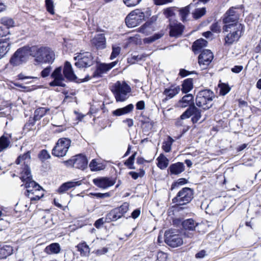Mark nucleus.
<instances>
[{"instance_id": "79ce46f5", "label": "nucleus", "mask_w": 261, "mask_h": 261, "mask_svg": "<svg viewBox=\"0 0 261 261\" xmlns=\"http://www.w3.org/2000/svg\"><path fill=\"white\" fill-rule=\"evenodd\" d=\"M176 11H177V10L175 8H168L164 10V14L166 17L169 19L170 22L172 21V19L175 15Z\"/></svg>"}, {"instance_id": "7ed1b4c3", "label": "nucleus", "mask_w": 261, "mask_h": 261, "mask_svg": "<svg viewBox=\"0 0 261 261\" xmlns=\"http://www.w3.org/2000/svg\"><path fill=\"white\" fill-rule=\"evenodd\" d=\"M32 47L25 46L17 49L10 59L13 66H17L26 63L30 56H33Z\"/></svg>"}, {"instance_id": "dca6fc26", "label": "nucleus", "mask_w": 261, "mask_h": 261, "mask_svg": "<svg viewBox=\"0 0 261 261\" xmlns=\"http://www.w3.org/2000/svg\"><path fill=\"white\" fill-rule=\"evenodd\" d=\"M169 27L170 29V36L176 38L179 37L182 35L185 29L184 25L175 20L170 21Z\"/></svg>"}, {"instance_id": "6e6552de", "label": "nucleus", "mask_w": 261, "mask_h": 261, "mask_svg": "<svg viewBox=\"0 0 261 261\" xmlns=\"http://www.w3.org/2000/svg\"><path fill=\"white\" fill-rule=\"evenodd\" d=\"M74 65L79 68H87L93 64V57L90 52H80L75 54Z\"/></svg>"}, {"instance_id": "423d86ee", "label": "nucleus", "mask_w": 261, "mask_h": 261, "mask_svg": "<svg viewBox=\"0 0 261 261\" xmlns=\"http://www.w3.org/2000/svg\"><path fill=\"white\" fill-rule=\"evenodd\" d=\"M193 197L194 190L191 188L185 187L172 199V202L176 206L184 205L190 202Z\"/></svg>"}, {"instance_id": "7c9ffc66", "label": "nucleus", "mask_w": 261, "mask_h": 261, "mask_svg": "<svg viewBox=\"0 0 261 261\" xmlns=\"http://www.w3.org/2000/svg\"><path fill=\"white\" fill-rule=\"evenodd\" d=\"M31 159V152L30 151H28L22 155H20L18 157L15 162L17 164H20L21 163H23L24 165V167L23 169L27 166L29 168V166L28 164L30 162Z\"/></svg>"}, {"instance_id": "0eeeda50", "label": "nucleus", "mask_w": 261, "mask_h": 261, "mask_svg": "<svg viewBox=\"0 0 261 261\" xmlns=\"http://www.w3.org/2000/svg\"><path fill=\"white\" fill-rule=\"evenodd\" d=\"M71 140L66 138L59 139L52 150V154L57 157H63L66 155L69 147Z\"/></svg>"}, {"instance_id": "5701e85b", "label": "nucleus", "mask_w": 261, "mask_h": 261, "mask_svg": "<svg viewBox=\"0 0 261 261\" xmlns=\"http://www.w3.org/2000/svg\"><path fill=\"white\" fill-rule=\"evenodd\" d=\"M10 45L11 42L9 39H0V59L8 52Z\"/></svg>"}, {"instance_id": "393cba45", "label": "nucleus", "mask_w": 261, "mask_h": 261, "mask_svg": "<svg viewBox=\"0 0 261 261\" xmlns=\"http://www.w3.org/2000/svg\"><path fill=\"white\" fill-rule=\"evenodd\" d=\"M116 182L114 179L108 177H101L99 178V188L107 189L113 186Z\"/></svg>"}, {"instance_id": "c85d7f7f", "label": "nucleus", "mask_w": 261, "mask_h": 261, "mask_svg": "<svg viewBox=\"0 0 261 261\" xmlns=\"http://www.w3.org/2000/svg\"><path fill=\"white\" fill-rule=\"evenodd\" d=\"M181 225L184 229L186 230L193 231L197 225V223H196L194 220L189 219L183 221L181 222Z\"/></svg>"}, {"instance_id": "bf43d9fd", "label": "nucleus", "mask_w": 261, "mask_h": 261, "mask_svg": "<svg viewBox=\"0 0 261 261\" xmlns=\"http://www.w3.org/2000/svg\"><path fill=\"white\" fill-rule=\"evenodd\" d=\"M10 33L9 30L8 29H5L3 27H0V37L6 36Z\"/></svg>"}, {"instance_id": "f704fd0d", "label": "nucleus", "mask_w": 261, "mask_h": 261, "mask_svg": "<svg viewBox=\"0 0 261 261\" xmlns=\"http://www.w3.org/2000/svg\"><path fill=\"white\" fill-rule=\"evenodd\" d=\"M116 64V61L113 62L109 64L99 63V76L100 75V74L106 73L110 70L111 68L114 67Z\"/></svg>"}, {"instance_id": "c756f323", "label": "nucleus", "mask_w": 261, "mask_h": 261, "mask_svg": "<svg viewBox=\"0 0 261 261\" xmlns=\"http://www.w3.org/2000/svg\"><path fill=\"white\" fill-rule=\"evenodd\" d=\"M61 250L60 245L58 243H54L46 246L44 249L45 252L47 254H57Z\"/></svg>"}, {"instance_id": "473e14b6", "label": "nucleus", "mask_w": 261, "mask_h": 261, "mask_svg": "<svg viewBox=\"0 0 261 261\" xmlns=\"http://www.w3.org/2000/svg\"><path fill=\"white\" fill-rule=\"evenodd\" d=\"M193 88V79L189 78L184 81L182 88L180 89L182 93H187L190 92Z\"/></svg>"}, {"instance_id": "a878e982", "label": "nucleus", "mask_w": 261, "mask_h": 261, "mask_svg": "<svg viewBox=\"0 0 261 261\" xmlns=\"http://www.w3.org/2000/svg\"><path fill=\"white\" fill-rule=\"evenodd\" d=\"M179 104L182 108H185L188 106H192L194 104V96L192 94H188L182 97L179 101Z\"/></svg>"}, {"instance_id": "412c9836", "label": "nucleus", "mask_w": 261, "mask_h": 261, "mask_svg": "<svg viewBox=\"0 0 261 261\" xmlns=\"http://www.w3.org/2000/svg\"><path fill=\"white\" fill-rule=\"evenodd\" d=\"M180 90V88L179 86L172 85L166 88L163 92V94L166 96V98L163 101H165L172 98L179 92Z\"/></svg>"}, {"instance_id": "9d476101", "label": "nucleus", "mask_w": 261, "mask_h": 261, "mask_svg": "<svg viewBox=\"0 0 261 261\" xmlns=\"http://www.w3.org/2000/svg\"><path fill=\"white\" fill-rule=\"evenodd\" d=\"M144 13L139 9L132 11L125 18V23L128 28H134L144 20Z\"/></svg>"}, {"instance_id": "1a4fd4ad", "label": "nucleus", "mask_w": 261, "mask_h": 261, "mask_svg": "<svg viewBox=\"0 0 261 261\" xmlns=\"http://www.w3.org/2000/svg\"><path fill=\"white\" fill-rule=\"evenodd\" d=\"M165 243L170 247H177L183 244L182 238L178 231L172 229L166 230L164 234Z\"/></svg>"}, {"instance_id": "49530a36", "label": "nucleus", "mask_w": 261, "mask_h": 261, "mask_svg": "<svg viewBox=\"0 0 261 261\" xmlns=\"http://www.w3.org/2000/svg\"><path fill=\"white\" fill-rule=\"evenodd\" d=\"M188 182V180L184 178H179L176 181L173 182L171 186V190L186 184Z\"/></svg>"}, {"instance_id": "69168bd1", "label": "nucleus", "mask_w": 261, "mask_h": 261, "mask_svg": "<svg viewBox=\"0 0 261 261\" xmlns=\"http://www.w3.org/2000/svg\"><path fill=\"white\" fill-rule=\"evenodd\" d=\"M107 164V162L106 161H99V171L103 170L105 169Z\"/></svg>"}, {"instance_id": "774afa93", "label": "nucleus", "mask_w": 261, "mask_h": 261, "mask_svg": "<svg viewBox=\"0 0 261 261\" xmlns=\"http://www.w3.org/2000/svg\"><path fill=\"white\" fill-rule=\"evenodd\" d=\"M140 215V210L139 209H136L132 213V217L134 219L137 218Z\"/></svg>"}, {"instance_id": "f257e3e1", "label": "nucleus", "mask_w": 261, "mask_h": 261, "mask_svg": "<svg viewBox=\"0 0 261 261\" xmlns=\"http://www.w3.org/2000/svg\"><path fill=\"white\" fill-rule=\"evenodd\" d=\"M223 30L227 33L224 38L225 44L229 46L239 40L244 32V26L240 23L235 22L224 25Z\"/></svg>"}, {"instance_id": "3c124183", "label": "nucleus", "mask_w": 261, "mask_h": 261, "mask_svg": "<svg viewBox=\"0 0 261 261\" xmlns=\"http://www.w3.org/2000/svg\"><path fill=\"white\" fill-rule=\"evenodd\" d=\"M38 158L42 161H44L50 158L48 151L45 149L42 150L38 154Z\"/></svg>"}, {"instance_id": "37998d69", "label": "nucleus", "mask_w": 261, "mask_h": 261, "mask_svg": "<svg viewBox=\"0 0 261 261\" xmlns=\"http://www.w3.org/2000/svg\"><path fill=\"white\" fill-rule=\"evenodd\" d=\"M206 9L205 8L196 9L192 13L193 17L195 19H198L205 15Z\"/></svg>"}, {"instance_id": "9b49d317", "label": "nucleus", "mask_w": 261, "mask_h": 261, "mask_svg": "<svg viewBox=\"0 0 261 261\" xmlns=\"http://www.w3.org/2000/svg\"><path fill=\"white\" fill-rule=\"evenodd\" d=\"M201 110L198 109L194 105L190 106L180 118L183 120L192 117L191 120L193 123H197L201 118Z\"/></svg>"}, {"instance_id": "0e129e2a", "label": "nucleus", "mask_w": 261, "mask_h": 261, "mask_svg": "<svg viewBox=\"0 0 261 261\" xmlns=\"http://www.w3.org/2000/svg\"><path fill=\"white\" fill-rule=\"evenodd\" d=\"M243 68V67L242 66H235L231 68V71L234 73H239L242 70Z\"/></svg>"}, {"instance_id": "ddd939ff", "label": "nucleus", "mask_w": 261, "mask_h": 261, "mask_svg": "<svg viewBox=\"0 0 261 261\" xmlns=\"http://www.w3.org/2000/svg\"><path fill=\"white\" fill-rule=\"evenodd\" d=\"M50 77L54 79L53 81L49 83L50 86L64 87L66 86L64 83L65 78L64 74H62V68L61 66L56 68L51 74Z\"/></svg>"}, {"instance_id": "4c0bfd02", "label": "nucleus", "mask_w": 261, "mask_h": 261, "mask_svg": "<svg viewBox=\"0 0 261 261\" xmlns=\"http://www.w3.org/2000/svg\"><path fill=\"white\" fill-rule=\"evenodd\" d=\"M158 166L161 169H165L169 164V160L163 154H161L158 158Z\"/></svg>"}, {"instance_id": "603ef678", "label": "nucleus", "mask_w": 261, "mask_h": 261, "mask_svg": "<svg viewBox=\"0 0 261 261\" xmlns=\"http://www.w3.org/2000/svg\"><path fill=\"white\" fill-rule=\"evenodd\" d=\"M121 48L119 46H114L112 47V52L110 56V59L113 60L116 58L120 54Z\"/></svg>"}, {"instance_id": "f8f14e48", "label": "nucleus", "mask_w": 261, "mask_h": 261, "mask_svg": "<svg viewBox=\"0 0 261 261\" xmlns=\"http://www.w3.org/2000/svg\"><path fill=\"white\" fill-rule=\"evenodd\" d=\"M30 184H31V187L34 186L35 190H28L25 192L24 195L30 198L31 201L39 200L44 195L42 188L36 182H31Z\"/></svg>"}, {"instance_id": "de8ad7c7", "label": "nucleus", "mask_w": 261, "mask_h": 261, "mask_svg": "<svg viewBox=\"0 0 261 261\" xmlns=\"http://www.w3.org/2000/svg\"><path fill=\"white\" fill-rule=\"evenodd\" d=\"M45 6L47 11L51 14H54V5L53 0H45Z\"/></svg>"}, {"instance_id": "a18cd8bd", "label": "nucleus", "mask_w": 261, "mask_h": 261, "mask_svg": "<svg viewBox=\"0 0 261 261\" xmlns=\"http://www.w3.org/2000/svg\"><path fill=\"white\" fill-rule=\"evenodd\" d=\"M136 154L137 152H134L124 163V165L127 166L129 169H134L133 166Z\"/></svg>"}, {"instance_id": "a211bd4d", "label": "nucleus", "mask_w": 261, "mask_h": 261, "mask_svg": "<svg viewBox=\"0 0 261 261\" xmlns=\"http://www.w3.org/2000/svg\"><path fill=\"white\" fill-rule=\"evenodd\" d=\"M213 59V53L210 50H203L198 57V63L203 65V68L208 65Z\"/></svg>"}, {"instance_id": "4468645a", "label": "nucleus", "mask_w": 261, "mask_h": 261, "mask_svg": "<svg viewBox=\"0 0 261 261\" xmlns=\"http://www.w3.org/2000/svg\"><path fill=\"white\" fill-rule=\"evenodd\" d=\"M67 163L75 168L84 170L87 167L88 160L85 155L79 154L67 161Z\"/></svg>"}, {"instance_id": "2f4dec72", "label": "nucleus", "mask_w": 261, "mask_h": 261, "mask_svg": "<svg viewBox=\"0 0 261 261\" xmlns=\"http://www.w3.org/2000/svg\"><path fill=\"white\" fill-rule=\"evenodd\" d=\"M77 251L82 256H88L90 253V248L85 242L79 244L76 246Z\"/></svg>"}, {"instance_id": "f3484780", "label": "nucleus", "mask_w": 261, "mask_h": 261, "mask_svg": "<svg viewBox=\"0 0 261 261\" xmlns=\"http://www.w3.org/2000/svg\"><path fill=\"white\" fill-rule=\"evenodd\" d=\"M21 180L24 182V187L27 189L26 191L28 190H35L34 186L31 187V182H35L32 179L30 168L27 166L23 169L21 172V176L20 177Z\"/></svg>"}, {"instance_id": "5fc2aeb1", "label": "nucleus", "mask_w": 261, "mask_h": 261, "mask_svg": "<svg viewBox=\"0 0 261 261\" xmlns=\"http://www.w3.org/2000/svg\"><path fill=\"white\" fill-rule=\"evenodd\" d=\"M89 168L92 171H98V161L96 159H93L89 164Z\"/></svg>"}, {"instance_id": "c9c22d12", "label": "nucleus", "mask_w": 261, "mask_h": 261, "mask_svg": "<svg viewBox=\"0 0 261 261\" xmlns=\"http://www.w3.org/2000/svg\"><path fill=\"white\" fill-rule=\"evenodd\" d=\"M207 44V42L205 40L203 39H198L194 42L192 45L193 50L196 53L200 50L202 48L206 46Z\"/></svg>"}, {"instance_id": "b1692460", "label": "nucleus", "mask_w": 261, "mask_h": 261, "mask_svg": "<svg viewBox=\"0 0 261 261\" xmlns=\"http://www.w3.org/2000/svg\"><path fill=\"white\" fill-rule=\"evenodd\" d=\"M81 185L80 181H68L63 184L58 189V192L61 194L65 192L70 189Z\"/></svg>"}, {"instance_id": "39448f33", "label": "nucleus", "mask_w": 261, "mask_h": 261, "mask_svg": "<svg viewBox=\"0 0 261 261\" xmlns=\"http://www.w3.org/2000/svg\"><path fill=\"white\" fill-rule=\"evenodd\" d=\"M214 94L210 90H203L199 91L196 97V104L203 110H207L212 107Z\"/></svg>"}, {"instance_id": "bb28decb", "label": "nucleus", "mask_w": 261, "mask_h": 261, "mask_svg": "<svg viewBox=\"0 0 261 261\" xmlns=\"http://www.w3.org/2000/svg\"><path fill=\"white\" fill-rule=\"evenodd\" d=\"M50 109L48 108L40 107L37 108L34 112V120L38 121L41 119L45 114L49 112Z\"/></svg>"}, {"instance_id": "6e6d98bb", "label": "nucleus", "mask_w": 261, "mask_h": 261, "mask_svg": "<svg viewBox=\"0 0 261 261\" xmlns=\"http://www.w3.org/2000/svg\"><path fill=\"white\" fill-rule=\"evenodd\" d=\"M168 255L167 253L162 251H159L156 255V261H167Z\"/></svg>"}, {"instance_id": "ea45409f", "label": "nucleus", "mask_w": 261, "mask_h": 261, "mask_svg": "<svg viewBox=\"0 0 261 261\" xmlns=\"http://www.w3.org/2000/svg\"><path fill=\"white\" fill-rule=\"evenodd\" d=\"M174 140L170 136H168L163 143L162 149L166 152H169L171 150V146Z\"/></svg>"}, {"instance_id": "e2e57ef3", "label": "nucleus", "mask_w": 261, "mask_h": 261, "mask_svg": "<svg viewBox=\"0 0 261 261\" xmlns=\"http://www.w3.org/2000/svg\"><path fill=\"white\" fill-rule=\"evenodd\" d=\"M211 30L215 33L219 32L220 28L217 23H214L211 26Z\"/></svg>"}, {"instance_id": "4be33fe9", "label": "nucleus", "mask_w": 261, "mask_h": 261, "mask_svg": "<svg viewBox=\"0 0 261 261\" xmlns=\"http://www.w3.org/2000/svg\"><path fill=\"white\" fill-rule=\"evenodd\" d=\"M185 170V165L183 163L177 162L170 165L168 171L170 175H178Z\"/></svg>"}, {"instance_id": "2eb2a0df", "label": "nucleus", "mask_w": 261, "mask_h": 261, "mask_svg": "<svg viewBox=\"0 0 261 261\" xmlns=\"http://www.w3.org/2000/svg\"><path fill=\"white\" fill-rule=\"evenodd\" d=\"M237 8L232 7L230 8L224 14L223 18V22L225 24H230L229 23L237 22L239 18V15L236 11Z\"/></svg>"}, {"instance_id": "f03ea898", "label": "nucleus", "mask_w": 261, "mask_h": 261, "mask_svg": "<svg viewBox=\"0 0 261 261\" xmlns=\"http://www.w3.org/2000/svg\"><path fill=\"white\" fill-rule=\"evenodd\" d=\"M33 57H35L36 62L52 64L55 59L54 51L50 47L42 46H32Z\"/></svg>"}, {"instance_id": "680f3d73", "label": "nucleus", "mask_w": 261, "mask_h": 261, "mask_svg": "<svg viewBox=\"0 0 261 261\" xmlns=\"http://www.w3.org/2000/svg\"><path fill=\"white\" fill-rule=\"evenodd\" d=\"M145 108V102L143 100L138 101L136 104V109L139 110H142Z\"/></svg>"}, {"instance_id": "72a5a7b5", "label": "nucleus", "mask_w": 261, "mask_h": 261, "mask_svg": "<svg viewBox=\"0 0 261 261\" xmlns=\"http://www.w3.org/2000/svg\"><path fill=\"white\" fill-rule=\"evenodd\" d=\"M13 248L10 245H4L0 248V257L5 258L13 253Z\"/></svg>"}, {"instance_id": "8fccbe9b", "label": "nucleus", "mask_w": 261, "mask_h": 261, "mask_svg": "<svg viewBox=\"0 0 261 261\" xmlns=\"http://www.w3.org/2000/svg\"><path fill=\"white\" fill-rule=\"evenodd\" d=\"M106 47V41L105 35L99 34V49H104Z\"/></svg>"}, {"instance_id": "13d9d810", "label": "nucleus", "mask_w": 261, "mask_h": 261, "mask_svg": "<svg viewBox=\"0 0 261 261\" xmlns=\"http://www.w3.org/2000/svg\"><path fill=\"white\" fill-rule=\"evenodd\" d=\"M51 68L50 66H48L46 68H44L41 72V75L43 77H46L49 75Z\"/></svg>"}, {"instance_id": "052dcab7", "label": "nucleus", "mask_w": 261, "mask_h": 261, "mask_svg": "<svg viewBox=\"0 0 261 261\" xmlns=\"http://www.w3.org/2000/svg\"><path fill=\"white\" fill-rule=\"evenodd\" d=\"M150 25V23L146 22L145 24H144L143 25H142L140 28L138 29V32L145 34L146 33V29L147 27H149Z\"/></svg>"}, {"instance_id": "58836bf2", "label": "nucleus", "mask_w": 261, "mask_h": 261, "mask_svg": "<svg viewBox=\"0 0 261 261\" xmlns=\"http://www.w3.org/2000/svg\"><path fill=\"white\" fill-rule=\"evenodd\" d=\"M180 20L182 22L187 21L188 17L190 14L189 6L185 7L178 10Z\"/></svg>"}, {"instance_id": "e433bc0d", "label": "nucleus", "mask_w": 261, "mask_h": 261, "mask_svg": "<svg viewBox=\"0 0 261 261\" xmlns=\"http://www.w3.org/2000/svg\"><path fill=\"white\" fill-rule=\"evenodd\" d=\"M122 216V213L114 208L107 215V219L110 221H116Z\"/></svg>"}, {"instance_id": "09e8293b", "label": "nucleus", "mask_w": 261, "mask_h": 261, "mask_svg": "<svg viewBox=\"0 0 261 261\" xmlns=\"http://www.w3.org/2000/svg\"><path fill=\"white\" fill-rule=\"evenodd\" d=\"M146 57L144 55H133L131 58H128V62L130 64H135L136 62H138L143 59Z\"/></svg>"}, {"instance_id": "338daca9", "label": "nucleus", "mask_w": 261, "mask_h": 261, "mask_svg": "<svg viewBox=\"0 0 261 261\" xmlns=\"http://www.w3.org/2000/svg\"><path fill=\"white\" fill-rule=\"evenodd\" d=\"M206 255V252L205 250H202L196 253L195 255V257L197 258H201L204 257Z\"/></svg>"}, {"instance_id": "a19ab883", "label": "nucleus", "mask_w": 261, "mask_h": 261, "mask_svg": "<svg viewBox=\"0 0 261 261\" xmlns=\"http://www.w3.org/2000/svg\"><path fill=\"white\" fill-rule=\"evenodd\" d=\"M1 22L5 26V29H8V30L10 28L13 27L14 25V21L13 19L7 17L2 18Z\"/></svg>"}, {"instance_id": "20e7f679", "label": "nucleus", "mask_w": 261, "mask_h": 261, "mask_svg": "<svg viewBox=\"0 0 261 261\" xmlns=\"http://www.w3.org/2000/svg\"><path fill=\"white\" fill-rule=\"evenodd\" d=\"M111 89L117 102H123L127 100L131 92L130 87L124 81L116 82Z\"/></svg>"}, {"instance_id": "6ab92c4d", "label": "nucleus", "mask_w": 261, "mask_h": 261, "mask_svg": "<svg viewBox=\"0 0 261 261\" xmlns=\"http://www.w3.org/2000/svg\"><path fill=\"white\" fill-rule=\"evenodd\" d=\"M65 79L69 81H74L77 79V76L74 73L71 63L68 61H65L62 70Z\"/></svg>"}, {"instance_id": "4d7b16f0", "label": "nucleus", "mask_w": 261, "mask_h": 261, "mask_svg": "<svg viewBox=\"0 0 261 261\" xmlns=\"http://www.w3.org/2000/svg\"><path fill=\"white\" fill-rule=\"evenodd\" d=\"M142 0H123L124 4L127 7H134L137 5Z\"/></svg>"}, {"instance_id": "c03bdc74", "label": "nucleus", "mask_w": 261, "mask_h": 261, "mask_svg": "<svg viewBox=\"0 0 261 261\" xmlns=\"http://www.w3.org/2000/svg\"><path fill=\"white\" fill-rule=\"evenodd\" d=\"M219 94L224 96L227 94L230 90V88L228 84L221 83L219 84Z\"/></svg>"}, {"instance_id": "864d4df0", "label": "nucleus", "mask_w": 261, "mask_h": 261, "mask_svg": "<svg viewBox=\"0 0 261 261\" xmlns=\"http://www.w3.org/2000/svg\"><path fill=\"white\" fill-rule=\"evenodd\" d=\"M129 204L128 203L125 202L123 203L120 207L116 208L115 209L119 211V213H122V215L127 212L128 210Z\"/></svg>"}, {"instance_id": "aec40b11", "label": "nucleus", "mask_w": 261, "mask_h": 261, "mask_svg": "<svg viewBox=\"0 0 261 261\" xmlns=\"http://www.w3.org/2000/svg\"><path fill=\"white\" fill-rule=\"evenodd\" d=\"M12 134L5 132L0 137V152H2L10 146L12 142Z\"/></svg>"}, {"instance_id": "cd10ccee", "label": "nucleus", "mask_w": 261, "mask_h": 261, "mask_svg": "<svg viewBox=\"0 0 261 261\" xmlns=\"http://www.w3.org/2000/svg\"><path fill=\"white\" fill-rule=\"evenodd\" d=\"M134 106L133 104H129L127 106L118 109L113 112V114L115 116H121L128 114L132 112L134 109Z\"/></svg>"}]
</instances>
